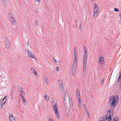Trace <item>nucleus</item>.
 Here are the masks:
<instances>
[{
  "instance_id": "09e8293b",
  "label": "nucleus",
  "mask_w": 121,
  "mask_h": 121,
  "mask_svg": "<svg viewBox=\"0 0 121 121\" xmlns=\"http://www.w3.org/2000/svg\"><path fill=\"white\" fill-rule=\"evenodd\" d=\"M111 112V111L110 110H108L107 111V112L108 114H109Z\"/></svg>"
},
{
  "instance_id": "49530a36",
  "label": "nucleus",
  "mask_w": 121,
  "mask_h": 121,
  "mask_svg": "<svg viewBox=\"0 0 121 121\" xmlns=\"http://www.w3.org/2000/svg\"><path fill=\"white\" fill-rule=\"evenodd\" d=\"M13 117L12 116V114H9V118H10L11 117Z\"/></svg>"
},
{
  "instance_id": "dca6fc26",
  "label": "nucleus",
  "mask_w": 121,
  "mask_h": 121,
  "mask_svg": "<svg viewBox=\"0 0 121 121\" xmlns=\"http://www.w3.org/2000/svg\"><path fill=\"white\" fill-rule=\"evenodd\" d=\"M77 62L74 61L72 65V67L76 68Z\"/></svg>"
},
{
  "instance_id": "58836bf2",
  "label": "nucleus",
  "mask_w": 121,
  "mask_h": 121,
  "mask_svg": "<svg viewBox=\"0 0 121 121\" xmlns=\"http://www.w3.org/2000/svg\"><path fill=\"white\" fill-rule=\"evenodd\" d=\"M5 43L6 44V45H9V41L7 42H5Z\"/></svg>"
},
{
  "instance_id": "e2e57ef3",
  "label": "nucleus",
  "mask_w": 121,
  "mask_h": 121,
  "mask_svg": "<svg viewBox=\"0 0 121 121\" xmlns=\"http://www.w3.org/2000/svg\"><path fill=\"white\" fill-rule=\"evenodd\" d=\"M113 121H117V120L115 119H113Z\"/></svg>"
},
{
  "instance_id": "bb28decb",
  "label": "nucleus",
  "mask_w": 121,
  "mask_h": 121,
  "mask_svg": "<svg viewBox=\"0 0 121 121\" xmlns=\"http://www.w3.org/2000/svg\"><path fill=\"white\" fill-rule=\"evenodd\" d=\"M85 72H86V70H84V69H83V75H85Z\"/></svg>"
},
{
  "instance_id": "0eeeda50",
  "label": "nucleus",
  "mask_w": 121,
  "mask_h": 121,
  "mask_svg": "<svg viewBox=\"0 0 121 121\" xmlns=\"http://www.w3.org/2000/svg\"><path fill=\"white\" fill-rule=\"evenodd\" d=\"M99 62L100 65L102 66L104 65V60L103 57L101 56H99Z\"/></svg>"
},
{
  "instance_id": "393cba45",
  "label": "nucleus",
  "mask_w": 121,
  "mask_h": 121,
  "mask_svg": "<svg viewBox=\"0 0 121 121\" xmlns=\"http://www.w3.org/2000/svg\"><path fill=\"white\" fill-rule=\"evenodd\" d=\"M52 59H53V61L55 63H56V62H57V61L53 57V58H52Z\"/></svg>"
},
{
  "instance_id": "473e14b6",
  "label": "nucleus",
  "mask_w": 121,
  "mask_h": 121,
  "mask_svg": "<svg viewBox=\"0 0 121 121\" xmlns=\"http://www.w3.org/2000/svg\"><path fill=\"white\" fill-rule=\"evenodd\" d=\"M84 55H87V51H84Z\"/></svg>"
},
{
  "instance_id": "4d7b16f0",
  "label": "nucleus",
  "mask_w": 121,
  "mask_h": 121,
  "mask_svg": "<svg viewBox=\"0 0 121 121\" xmlns=\"http://www.w3.org/2000/svg\"><path fill=\"white\" fill-rule=\"evenodd\" d=\"M73 27H74V28H76L77 27V26L75 24L73 26Z\"/></svg>"
},
{
  "instance_id": "6ab92c4d",
  "label": "nucleus",
  "mask_w": 121,
  "mask_h": 121,
  "mask_svg": "<svg viewBox=\"0 0 121 121\" xmlns=\"http://www.w3.org/2000/svg\"><path fill=\"white\" fill-rule=\"evenodd\" d=\"M18 90L19 91H22L23 90V89L21 87L19 86H18Z\"/></svg>"
},
{
  "instance_id": "5701e85b",
  "label": "nucleus",
  "mask_w": 121,
  "mask_h": 121,
  "mask_svg": "<svg viewBox=\"0 0 121 121\" xmlns=\"http://www.w3.org/2000/svg\"><path fill=\"white\" fill-rule=\"evenodd\" d=\"M77 56H74V61L77 62Z\"/></svg>"
},
{
  "instance_id": "8fccbe9b",
  "label": "nucleus",
  "mask_w": 121,
  "mask_h": 121,
  "mask_svg": "<svg viewBox=\"0 0 121 121\" xmlns=\"http://www.w3.org/2000/svg\"><path fill=\"white\" fill-rule=\"evenodd\" d=\"M6 100L5 101V102H4L3 103H1L2 104V106H3V105H4L5 104V102H6Z\"/></svg>"
},
{
  "instance_id": "9d476101",
  "label": "nucleus",
  "mask_w": 121,
  "mask_h": 121,
  "mask_svg": "<svg viewBox=\"0 0 121 121\" xmlns=\"http://www.w3.org/2000/svg\"><path fill=\"white\" fill-rule=\"evenodd\" d=\"M31 71L35 75H36L37 74V73L34 68H31Z\"/></svg>"
},
{
  "instance_id": "a18cd8bd",
  "label": "nucleus",
  "mask_w": 121,
  "mask_h": 121,
  "mask_svg": "<svg viewBox=\"0 0 121 121\" xmlns=\"http://www.w3.org/2000/svg\"><path fill=\"white\" fill-rule=\"evenodd\" d=\"M60 88L62 91H64V89L63 87H61Z\"/></svg>"
},
{
  "instance_id": "c85d7f7f",
  "label": "nucleus",
  "mask_w": 121,
  "mask_h": 121,
  "mask_svg": "<svg viewBox=\"0 0 121 121\" xmlns=\"http://www.w3.org/2000/svg\"><path fill=\"white\" fill-rule=\"evenodd\" d=\"M70 103V106L71 107V108H72L73 107V104L72 102Z\"/></svg>"
},
{
  "instance_id": "f704fd0d",
  "label": "nucleus",
  "mask_w": 121,
  "mask_h": 121,
  "mask_svg": "<svg viewBox=\"0 0 121 121\" xmlns=\"http://www.w3.org/2000/svg\"><path fill=\"white\" fill-rule=\"evenodd\" d=\"M114 11H115L116 12H118L119 11V10L118 9H117L116 8H115Z\"/></svg>"
},
{
  "instance_id": "4468645a",
  "label": "nucleus",
  "mask_w": 121,
  "mask_h": 121,
  "mask_svg": "<svg viewBox=\"0 0 121 121\" xmlns=\"http://www.w3.org/2000/svg\"><path fill=\"white\" fill-rule=\"evenodd\" d=\"M119 75L118 79L117 82H119L121 80V72L119 73Z\"/></svg>"
},
{
  "instance_id": "ddd939ff",
  "label": "nucleus",
  "mask_w": 121,
  "mask_h": 121,
  "mask_svg": "<svg viewBox=\"0 0 121 121\" xmlns=\"http://www.w3.org/2000/svg\"><path fill=\"white\" fill-rule=\"evenodd\" d=\"M76 93V96L77 97V98H78V97H80V92L78 89L77 90Z\"/></svg>"
},
{
  "instance_id": "6e6552de",
  "label": "nucleus",
  "mask_w": 121,
  "mask_h": 121,
  "mask_svg": "<svg viewBox=\"0 0 121 121\" xmlns=\"http://www.w3.org/2000/svg\"><path fill=\"white\" fill-rule=\"evenodd\" d=\"M93 11L94 12V17H96L98 15L99 11V8L96 9H93Z\"/></svg>"
},
{
  "instance_id": "cd10ccee",
  "label": "nucleus",
  "mask_w": 121,
  "mask_h": 121,
  "mask_svg": "<svg viewBox=\"0 0 121 121\" xmlns=\"http://www.w3.org/2000/svg\"><path fill=\"white\" fill-rule=\"evenodd\" d=\"M75 71H72V75L73 76H74Z\"/></svg>"
},
{
  "instance_id": "bf43d9fd",
  "label": "nucleus",
  "mask_w": 121,
  "mask_h": 121,
  "mask_svg": "<svg viewBox=\"0 0 121 121\" xmlns=\"http://www.w3.org/2000/svg\"><path fill=\"white\" fill-rule=\"evenodd\" d=\"M86 113L87 115L88 116V117H89V113H88V112H86Z\"/></svg>"
},
{
  "instance_id": "f257e3e1",
  "label": "nucleus",
  "mask_w": 121,
  "mask_h": 121,
  "mask_svg": "<svg viewBox=\"0 0 121 121\" xmlns=\"http://www.w3.org/2000/svg\"><path fill=\"white\" fill-rule=\"evenodd\" d=\"M119 97L117 95L111 96L109 98V103L110 108H114L118 103Z\"/></svg>"
},
{
  "instance_id": "b1692460",
  "label": "nucleus",
  "mask_w": 121,
  "mask_h": 121,
  "mask_svg": "<svg viewBox=\"0 0 121 121\" xmlns=\"http://www.w3.org/2000/svg\"><path fill=\"white\" fill-rule=\"evenodd\" d=\"M76 68L72 67V71H75Z\"/></svg>"
},
{
  "instance_id": "13d9d810",
  "label": "nucleus",
  "mask_w": 121,
  "mask_h": 121,
  "mask_svg": "<svg viewBox=\"0 0 121 121\" xmlns=\"http://www.w3.org/2000/svg\"><path fill=\"white\" fill-rule=\"evenodd\" d=\"M85 109V111L86 113L88 112V111L87 109V108H86Z\"/></svg>"
},
{
  "instance_id": "c9c22d12",
  "label": "nucleus",
  "mask_w": 121,
  "mask_h": 121,
  "mask_svg": "<svg viewBox=\"0 0 121 121\" xmlns=\"http://www.w3.org/2000/svg\"><path fill=\"white\" fill-rule=\"evenodd\" d=\"M35 24L36 26H37L38 25V23L37 21H35Z\"/></svg>"
},
{
  "instance_id": "69168bd1",
  "label": "nucleus",
  "mask_w": 121,
  "mask_h": 121,
  "mask_svg": "<svg viewBox=\"0 0 121 121\" xmlns=\"http://www.w3.org/2000/svg\"><path fill=\"white\" fill-rule=\"evenodd\" d=\"M6 96L5 97H4V98L3 99L4 100V99H5L6 98Z\"/></svg>"
},
{
  "instance_id": "9b49d317",
  "label": "nucleus",
  "mask_w": 121,
  "mask_h": 121,
  "mask_svg": "<svg viewBox=\"0 0 121 121\" xmlns=\"http://www.w3.org/2000/svg\"><path fill=\"white\" fill-rule=\"evenodd\" d=\"M44 98L47 101H48L49 100V96L47 95H45Z\"/></svg>"
},
{
  "instance_id": "423d86ee",
  "label": "nucleus",
  "mask_w": 121,
  "mask_h": 121,
  "mask_svg": "<svg viewBox=\"0 0 121 121\" xmlns=\"http://www.w3.org/2000/svg\"><path fill=\"white\" fill-rule=\"evenodd\" d=\"M25 50L27 54L29 56L33 59H34L35 58V57L34 55L31 53V51L29 50V49L27 48L25 49Z\"/></svg>"
},
{
  "instance_id": "f03ea898",
  "label": "nucleus",
  "mask_w": 121,
  "mask_h": 121,
  "mask_svg": "<svg viewBox=\"0 0 121 121\" xmlns=\"http://www.w3.org/2000/svg\"><path fill=\"white\" fill-rule=\"evenodd\" d=\"M52 106L56 114V116L58 119H59V113L58 110V107L57 105L56 101L53 100L52 104Z\"/></svg>"
},
{
  "instance_id": "72a5a7b5",
  "label": "nucleus",
  "mask_w": 121,
  "mask_h": 121,
  "mask_svg": "<svg viewBox=\"0 0 121 121\" xmlns=\"http://www.w3.org/2000/svg\"><path fill=\"white\" fill-rule=\"evenodd\" d=\"M86 65H83V69L84 70H86Z\"/></svg>"
},
{
  "instance_id": "6e6d98bb",
  "label": "nucleus",
  "mask_w": 121,
  "mask_h": 121,
  "mask_svg": "<svg viewBox=\"0 0 121 121\" xmlns=\"http://www.w3.org/2000/svg\"><path fill=\"white\" fill-rule=\"evenodd\" d=\"M2 104H0V108L1 109L2 108Z\"/></svg>"
},
{
  "instance_id": "7ed1b4c3",
  "label": "nucleus",
  "mask_w": 121,
  "mask_h": 121,
  "mask_svg": "<svg viewBox=\"0 0 121 121\" xmlns=\"http://www.w3.org/2000/svg\"><path fill=\"white\" fill-rule=\"evenodd\" d=\"M63 99V103L65 107L68 106L69 105V98L67 92L65 93Z\"/></svg>"
},
{
  "instance_id": "20e7f679",
  "label": "nucleus",
  "mask_w": 121,
  "mask_h": 121,
  "mask_svg": "<svg viewBox=\"0 0 121 121\" xmlns=\"http://www.w3.org/2000/svg\"><path fill=\"white\" fill-rule=\"evenodd\" d=\"M107 119L108 120L107 121H111L110 120L111 119V116L109 114L106 115L105 119L104 117H101L99 119L98 121H105V120Z\"/></svg>"
},
{
  "instance_id": "2f4dec72",
  "label": "nucleus",
  "mask_w": 121,
  "mask_h": 121,
  "mask_svg": "<svg viewBox=\"0 0 121 121\" xmlns=\"http://www.w3.org/2000/svg\"><path fill=\"white\" fill-rule=\"evenodd\" d=\"M48 121H54L53 119L51 118H49L48 119Z\"/></svg>"
},
{
  "instance_id": "052dcab7",
  "label": "nucleus",
  "mask_w": 121,
  "mask_h": 121,
  "mask_svg": "<svg viewBox=\"0 0 121 121\" xmlns=\"http://www.w3.org/2000/svg\"><path fill=\"white\" fill-rule=\"evenodd\" d=\"M4 100L3 99H1L0 100V102H1V103H2V102Z\"/></svg>"
},
{
  "instance_id": "a211bd4d",
  "label": "nucleus",
  "mask_w": 121,
  "mask_h": 121,
  "mask_svg": "<svg viewBox=\"0 0 121 121\" xmlns=\"http://www.w3.org/2000/svg\"><path fill=\"white\" fill-rule=\"evenodd\" d=\"M82 24L81 22L80 23V24L79 27V29L81 30H82Z\"/></svg>"
},
{
  "instance_id": "39448f33",
  "label": "nucleus",
  "mask_w": 121,
  "mask_h": 121,
  "mask_svg": "<svg viewBox=\"0 0 121 121\" xmlns=\"http://www.w3.org/2000/svg\"><path fill=\"white\" fill-rule=\"evenodd\" d=\"M9 16L10 20L12 22L13 24L15 25L16 24V22L15 21L14 18L13 17L12 14L11 13H9Z\"/></svg>"
},
{
  "instance_id": "4be33fe9",
  "label": "nucleus",
  "mask_w": 121,
  "mask_h": 121,
  "mask_svg": "<svg viewBox=\"0 0 121 121\" xmlns=\"http://www.w3.org/2000/svg\"><path fill=\"white\" fill-rule=\"evenodd\" d=\"M104 79H102L100 81V84L101 85H103L104 84Z\"/></svg>"
},
{
  "instance_id": "603ef678",
  "label": "nucleus",
  "mask_w": 121,
  "mask_h": 121,
  "mask_svg": "<svg viewBox=\"0 0 121 121\" xmlns=\"http://www.w3.org/2000/svg\"><path fill=\"white\" fill-rule=\"evenodd\" d=\"M83 107L85 109L86 108H87L85 104H83Z\"/></svg>"
},
{
  "instance_id": "0e129e2a",
  "label": "nucleus",
  "mask_w": 121,
  "mask_h": 121,
  "mask_svg": "<svg viewBox=\"0 0 121 121\" xmlns=\"http://www.w3.org/2000/svg\"><path fill=\"white\" fill-rule=\"evenodd\" d=\"M36 1L37 2H39L40 1V0H36Z\"/></svg>"
},
{
  "instance_id": "a878e982",
  "label": "nucleus",
  "mask_w": 121,
  "mask_h": 121,
  "mask_svg": "<svg viewBox=\"0 0 121 121\" xmlns=\"http://www.w3.org/2000/svg\"><path fill=\"white\" fill-rule=\"evenodd\" d=\"M87 58H83V62H87Z\"/></svg>"
},
{
  "instance_id": "3c124183",
  "label": "nucleus",
  "mask_w": 121,
  "mask_h": 121,
  "mask_svg": "<svg viewBox=\"0 0 121 121\" xmlns=\"http://www.w3.org/2000/svg\"><path fill=\"white\" fill-rule=\"evenodd\" d=\"M78 100L80 102L81 101V99L80 97H78Z\"/></svg>"
},
{
  "instance_id": "1a4fd4ad",
  "label": "nucleus",
  "mask_w": 121,
  "mask_h": 121,
  "mask_svg": "<svg viewBox=\"0 0 121 121\" xmlns=\"http://www.w3.org/2000/svg\"><path fill=\"white\" fill-rule=\"evenodd\" d=\"M19 95L22 98L23 104H25L26 103V101L23 95L22 94H19Z\"/></svg>"
},
{
  "instance_id": "338daca9",
  "label": "nucleus",
  "mask_w": 121,
  "mask_h": 121,
  "mask_svg": "<svg viewBox=\"0 0 121 121\" xmlns=\"http://www.w3.org/2000/svg\"><path fill=\"white\" fill-rule=\"evenodd\" d=\"M26 44H27V46H28V44H29V42H27V43H26Z\"/></svg>"
},
{
  "instance_id": "864d4df0",
  "label": "nucleus",
  "mask_w": 121,
  "mask_h": 121,
  "mask_svg": "<svg viewBox=\"0 0 121 121\" xmlns=\"http://www.w3.org/2000/svg\"><path fill=\"white\" fill-rule=\"evenodd\" d=\"M74 56H77V52H74Z\"/></svg>"
},
{
  "instance_id": "f8f14e48",
  "label": "nucleus",
  "mask_w": 121,
  "mask_h": 121,
  "mask_svg": "<svg viewBox=\"0 0 121 121\" xmlns=\"http://www.w3.org/2000/svg\"><path fill=\"white\" fill-rule=\"evenodd\" d=\"M44 79L46 82V84L47 85H48L49 83V82L47 78L46 77H44Z\"/></svg>"
},
{
  "instance_id": "2eb2a0df",
  "label": "nucleus",
  "mask_w": 121,
  "mask_h": 121,
  "mask_svg": "<svg viewBox=\"0 0 121 121\" xmlns=\"http://www.w3.org/2000/svg\"><path fill=\"white\" fill-rule=\"evenodd\" d=\"M65 111H66V114L67 116H69V109L67 107L65 109Z\"/></svg>"
},
{
  "instance_id": "79ce46f5",
  "label": "nucleus",
  "mask_w": 121,
  "mask_h": 121,
  "mask_svg": "<svg viewBox=\"0 0 121 121\" xmlns=\"http://www.w3.org/2000/svg\"><path fill=\"white\" fill-rule=\"evenodd\" d=\"M77 52V49L76 48V47L75 46L74 47V52Z\"/></svg>"
},
{
  "instance_id": "aec40b11",
  "label": "nucleus",
  "mask_w": 121,
  "mask_h": 121,
  "mask_svg": "<svg viewBox=\"0 0 121 121\" xmlns=\"http://www.w3.org/2000/svg\"><path fill=\"white\" fill-rule=\"evenodd\" d=\"M5 42L9 41L8 38L6 36H5Z\"/></svg>"
},
{
  "instance_id": "680f3d73",
  "label": "nucleus",
  "mask_w": 121,
  "mask_h": 121,
  "mask_svg": "<svg viewBox=\"0 0 121 121\" xmlns=\"http://www.w3.org/2000/svg\"><path fill=\"white\" fill-rule=\"evenodd\" d=\"M11 121H16V120L15 119V118L13 120H11Z\"/></svg>"
},
{
  "instance_id": "412c9836",
  "label": "nucleus",
  "mask_w": 121,
  "mask_h": 121,
  "mask_svg": "<svg viewBox=\"0 0 121 121\" xmlns=\"http://www.w3.org/2000/svg\"><path fill=\"white\" fill-rule=\"evenodd\" d=\"M98 8L97 4H95L94 5V9H96Z\"/></svg>"
},
{
  "instance_id": "f3484780",
  "label": "nucleus",
  "mask_w": 121,
  "mask_h": 121,
  "mask_svg": "<svg viewBox=\"0 0 121 121\" xmlns=\"http://www.w3.org/2000/svg\"><path fill=\"white\" fill-rule=\"evenodd\" d=\"M3 4L5 6L7 5L6 0H2Z\"/></svg>"
},
{
  "instance_id": "774afa93",
  "label": "nucleus",
  "mask_w": 121,
  "mask_h": 121,
  "mask_svg": "<svg viewBox=\"0 0 121 121\" xmlns=\"http://www.w3.org/2000/svg\"><path fill=\"white\" fill-rule=\"evenodd\" d=\"M119 87H120V88L121 89V84L120 85H119Z\"/></svg>"
},
{
  "instance_id": "c03bdc74",
  "label": "nucleus",
  "mask_w": 121,
  "mask_h": 121,
  "mask_svg": "<svg viewBox=\"0 0 121 121\" xmlns=\"http://www.w3.org/2000/svg\"><path fill=\"white\" fill-rule=\"evenodd\" d=\"M56 71H58L59 70V68L58 67H57L56 68Z\"/></svg>"
},
{
  "instance_id": "c756f323",
  "label": "nucleus",
  "mask_w": 121,
  "mask_h": 121,
  "mask_svg": "<svg viewBox=\"0 0 121 121\" xmlns=\"http://www.w3.org/2000/svg\"><path fill=\"white\" fill-rule=\"evenodd\" d=\"M58 82L59 84L62 83L61 80H58Z\"/></svg>"
},
{
  "instance_id": "e433bc0d",
  "label": "nucleus",
  "mask_w": 121,
  "mask_h": 121,
  "mask_svg": "<svg viewBox=\"0 0 121 121\" xmlns=\"http://www.w3.org/2000/svg\"><path fill=\"white\" fill-rule=\"evenodd\" d=\"M6 48L7 49H8L10 47V44L9 45H6Z\"/></svg>"
},
{
  "instance_id": "7c9ffc66",
  "label": "nucleus",
  "mask_w": 121,
  "mask_h": 121,
  "mask_svg": "<svg viewBox=\"0 0 121 121\" xmlns=\"http://www.w3.org/2000/svg\"><path fill=\"white\" fill-rule=\"evenodd\" d=\"M9 119L10 120V121H11V120H13L15 118L14 117H11L10 118H9Z\"/></svg>"
},
{
  "instance_id": "5fc2aeb1",
  "label": "nucleus",
  "mask_w": 121,
  "mask_h": 121,
  "mask_svg": "<svg viewBox=\"0 0 121 121\" xmlns=\"http://www.w3.org/2000/svg\"><path fill=\"white\" fill-rule=\"evenodd\" d=\"M83 48H84V51H87L86 49V48L85 46H84Z\"/></svg>"
},
{
  "instance_id": "a19ab883",
  "label": "nucleus",
  "mask_w": 121,
  "mask_h": 121,
  "mask_svg": "<svg viewBox=\"0 0 121 121\" xmlns=\"http://www.w3.org/2000/svg\"><path fill=\"white\" fill-rule=\"evenodd\" d=\"M19 92H20L21 93H22L23 94H25V92H23L22 91H20Z\"/></svg>"
},
{
  "instance_id": "de8ad7c7",
  "label": "nucleus",
  "mask_w": 121,
  "mask_h": 121,
  "mask_svg": "<svg viewBox=\"0 0 121 121\" xmlns=\"http://www.w3.org/2000/svg\"><path fill=\"white\" fill-rule=\"evenodd\" d=\"M87 62H83V65H86Z\"/></svg>"
},
{
  "instance_id": "37998d69",
  "label": "nucleus",
  "mask_w": 121,
  "mask_h": 121,
  "mask_svg": "<svg viewBox=\"0 0 121 121\" xmlns=\"http://www.w3.org/2000/svg\"><path fill=\"white\" fill-rule=\"evenodd\" d=\"M119 16L120 17H121L120 22H121V12L119 13Z\"/></svg>"
},
{
  "instance_id": "ea45409f",
  "label": "nucleus",
  "mask_w": 121,
  "mask_h": 121,
  "mask_svg": "<svg viewBox=\"0 0 121 121\" xmlns=\"http://www.w3.org/2000/svg\"><path fill=\"white\" fill-rule=\"evenodd\" d=\"M87 55H84L83 56V58H87Z\"/></svg>"
},
{
  "instance_id": "4c0bfd02",
  "label": "nucleus",
  "mask_w": 121,
  "mask_h": 121,
  "mask_svg": "<svg viewBox=\"0 0 121 121\" xmlns=\"http://www.w3.org/2000/svg\"><path fill=\"white\" fill-rule=\"evenodd\" d=\"M59 86H60V88H61V87H63L62 83L59 84Z\"/></svg>"
}]
</instances>
